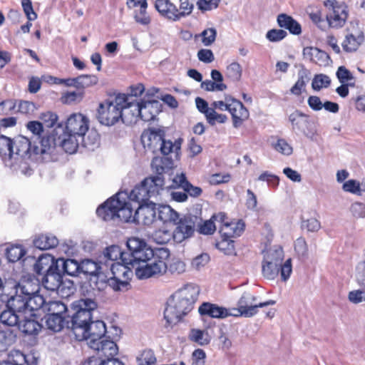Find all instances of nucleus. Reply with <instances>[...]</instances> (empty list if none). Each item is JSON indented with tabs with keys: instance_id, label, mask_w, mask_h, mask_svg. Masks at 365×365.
Wrapping results in <instances>:
<instances>
[{
	"instance_id": "nucleus-38",
	"label": "nucleus",
	"mask_w": 365,
	"mask_h": 365,
	"mask_svg": "<svg viewBox=\"0 0 365 365\" xmlns=\"http://www.w3.org/2000/svg\"><path fill=\"white\" fill-rule=\"evenodd\" d=\"M309 71L307 69H302L298 73V79L294 85L290 88V93L296 96H299L305 90L307 83L309 80Z\"/></svg>"
},
{
	"instance_id": "nucleus-37",
	"label": "nucleus",
	"mask_w": 365,
	"mask_h": 365,
	"mask_svg": "<svg viewBox=\"0 0 365 365\" xmlns=\"http://www.w3.org/2000/svg\"><path fill=\"white\" fill-rule=\"evenodd\" d=\"M77 267H73V271L74 272L78 269H81V272L86 275H89L90 277H92L103 269L98 262L88 259L83 260L81 264L77 263Z\"/></svg>"
},
{
	"instance_id": "nucleus-63",
	"label": "nucleus",
	"mask_w": 365,
	"mask_h": 365,
	"mask_svg": "<svg viewBox=\"0 0 365 365\" xmlns=\"http://www.w3.org/2000/svg\"><path fill=\"white\" fill-rule=\"evenodd\" d=\"M216 247L225 254H229L234 249V241L232 239L221 237V240L216 243Z\"/></svg>"
},
{
	"instance_id": "nucleus-23",
	"label": "nucleus",
	"mask_w": 365,
	"mask_h": 365,
	"mask_svg": "<svg viewBox=\"0 0 365 365\" xmlns=\"http://www.w3.org/2000/svg\"><path fill=\"white\" fill-rule=\"evenodd\" d=\"M229 113L232 116L233 126L236 128L240 127L250 117L248 109L240 101L235 98L232 101Z\"/></svg>"
},
{
	"instance_id": "nucleus-31",
	"label": "nucleus",
	"mask_w": 365,
	"mask_h": 365,
	"mask_svg": "<svg viewBox=\"0 0 365 365\" xmlns=\"http://www.w3.org/2000/svg\"><path fill=\"white\" fill-rule=\"evenodd\" d=\"M281 262H282L281 257L264 260L262 266L263 276L267 279H274L279 272Z\"/></svg>"
},
{
	"instance_id": "nucleus-2",
	"label": "nucleus",
	"mask_w": 365,
	"mask_h": 365,
	"mask_svg": "<svg viewBox=\"0 0 365 365\" xmlns=\"http://www.w3.org/2000/svg\"><path fill=\"white\" fill-rule=\"evenodd\" d=\"M96 308L97 304L91 299H81L76 302V312L68 322V329L72 331L76 340H84L87 325L92 321V312Z\"/></svg>"
},
{
	"instance_id": "nucleus-44",
	"label": "nucleus",
	"mask_w": 365,
	"mask_h": 365,
	"mask_svg": "<svg viewBox=\"0 0 365 365\" xmlns=\"http://www.w3.org/2000/svg\"><path fill=\"white\" fill-rule=\"evenodd\" d=\"M309 116L296 110L291 113L289 116V120L292 123L293 129L300 130L308 123Z\"/></svg>"
},
{
	"instance_id": "nucleus-25",
	"label": "nucleus",
	"mask_w": 365,
	"mask_h": 365,
	"mask_svg": "<svg viewBox=\"0 0 365 365\" xmlns=\"http://www.w3.org/2000/svg\"><path fill=\"white\" fill-rule=\"evenodd\" d=\"M198 312L201 316L217 319H224L232 315L226 308L210 302H203L199 307Z\"/></svg>"
},
{
	"instance_id": "nucleus-10",
	"label": "nucleus",
	"mask_w": 365,
	"mask_h": 365,
	"mask_svg": "<svg viewBox=\"0 0 365 365\" xmlns=\"http://www.w3.org/2000/svg\"><path fill=\"white\" fill-rule=\"evenodd\" d=\"M256 300L257 297L255 296L248 293L243 294L237 302V309H234L237 311V313H232V316L251 317L258 312V308L275 304V301L274 300H268L259 303H257Z\"/></svg>"
},
{
	"instance_id": "nucleus-59",
	"label": "nucleus",
	"mask_w": 365,
	"mask_h": 365,
	"mask_svg": "<svg viewBox=\"0 0 365 365\" xmlns=\"http://www.w3.org/2000/svg\"><path fill=\"white\" fill-rule=\"evenodd\" d=\"M205 118L207 123L211 125H214L217 123H224L227 120L226 115L217 113L213 108H210V110Z\"/></svg>"
},
{
	"instance_id": "nucleus-47",
	"label": "nucleus",
	"mask_w": 365,
	"mask_h": 365,
	"mask_svg": "<svg viewBox=\"0 0 365 365\" xmlns=\"http://www.w3.org/2000/svg\"><path fill=\"white\" fill-rule=\"evenodd\" d=\"M103 255L106 263L108 260L111 261L113 263L119 259H121L125 263V260L123 258L124 253L121 250V248L118 245H111L108 247L104 251Z\"/></svg>"
},
{
	"instance_id": "nucleus-11",
	"label": "nucleus",
	"mask_w": 365,
	"mask_h": 365,
	"mask_svg": "<svg viewBox=\"0 0 365 365\" xmlns=\"http://www.w3.org/2000/svg\"><path fill=\"white\" fill-rule=\"evenodd\" d=\"M161 103L155 99L153 94L147 93L140 99L138 104L135 106V111L137 115H140V119L148 122L155 119L161 111Z\"/></svg>"
},
{
	"instance_id": "nucleus-18",
	"label": "nucleus",
	"mask_w": 365,
	"mask_h": 365,
	"mask_svg": "<svg viewBox=\"0 0 365 365\" xmlns=\"http://www.w3.org/2000/svg\"><path fill=\"white\" fill-rule=\"evenodd\" d=\"M128 9H135L133 18L138 24L148 26L151 22V18L147 12L148 0H126Z\"/></svg>"
},
{
	"instance_id": "nucleus-22",
	"label": "nucleus",
	"mask_w": 365,
	"mask_h": 365,
	"mask_svg": "<svg viewBox=\"0 0 365 365\" xmlns=\"http://www.w3.org/2000/svg\"><path fill=\"white\" fill-rule=\"evenodd\" d=\"M40 138V147L36 145H33V153L36 155V160L44 154H50L56 144V135L53 132L43 134Z\"/></svg>"
},
{
	"instance_id": "nucleus-40",
	"label": "nucleus",
	"mask_w": 365,
	"mask_h": 365,
	"mask_svg": "<svg viewBox=\"0 0 365 365\" xmlns=\"http://www.w3.org/2000/svg\"><path fill=\"white\" fill-rule=\"evenodd\" d=\"M110 276L108 277L101 269L97 272L94 276L90 277V282L93 284V288L98 291L104 290L108 286L110 287Z\"/></svg>"
},
{
	"instance_id": "nucleus-52",
	"label": "nucleus",
	"mask_w": 365,
	"mask_h": 365,
	"mask_svg": "<svg viewBox=\"0 0 365 365\" xmlns=\"http://www.w3.org/2000/svg\"><path fill=\"white\" fill-rule=\"evenodd\" d=\"M242 69L237 62L231 63L226 69V76L234 81H238L242 77Z\"/></svg>"
},
{
	"instance_id": "nucleus-33",
	"label": "nucleus",
	"mask_w": 365,
	"mask_h": 365,
	"mask_svg": "<svg viewBox=\"0 0 365 365\" xmlns=\"http://www.w3.org/2000/svg\"><path fill=\"white\" fill-rule=\"evenodd\" d=\"M18 327L23 333L28 335L37 334L42 328V325L36 319L31 317L28 318L24 314L19 319Z\"/></svg>"
},
{
	"instance_id": "nucleus-7",
	"label": "nucleus",
	"mask_w": 365,
	"mask_h": 365,
	"mask_svg": "<svg viewBox=\"0 0 365 365\" xmlns=\"http://www.w3.org/2000/svg\"><path fill=\"white\" fill-rule=\"evenodd\" d=\"M155 8L161 16L177 21L189 16L194 5L189 0H155Z\"/></svg>"
},
{
	"instance_id": "nucleus-19",
	"label": "nucleus",
	"mask_w": 365,
	"mask_h": 365,
	"mask_svg": "<svg viewBox=\"0 0 365 365\" xmlns=\"http://www.w3.org/2000/svg\"><path fill=\"white\" fill-rule=\"evenodd\" d=\"M165 135V130L162 128H148L143 131L140 139L144 148L155 152L158 150V146Z\"/></svg>"
},
{
	"instance_id": "nucleus-55",
	"label": "nucleus",
	"mask_w": 365,
	"mask_h": 365,
	"mask_svg": "<svg viewBox=\"0 0 365 365\" xmlns=\"http://www.w3.org/2000/svg\"><path fill=\"white\" fill-rule=\"evenodd\" d=\"M199 36L201 37L202 44L209 46L215 41L217 31L214 28H208L202 31Z\"/></svg>"
},
{
	"instance_id": "nucleus-15",
	"label": "nucleus",
	"mask_w": 365,
	"mask_h": 365,
	"mask_svg": "<svg viewBox=\"0 0 365 365\" xmlns=\"http://www.w3.org/2000/svg\"><path fill=\"white\" fill-rule=\"evenodd\" d=\"M127 247L132 257L130 261L140 262V261L148 259V257L153 255L154 249L148 247L144 240L138 237L129 238L127 241Z\"/></svg>"
},
{
	"instance_id": "nucleus-49",
	"label": "nucleus",
	"mask_w": 365,
	"mask_h": 365,
	"mask_svg": "<svg viewBox=\"0 0 365 365\" xmlns=\"http://www.w3.org/2000/svg\"><path fill=\"white\" fill-rule=\"evenodd\" d=\"M26 254V251L21 245H11L6 249V255L8 260L16 262L21 259Z\"/></svg>"
},
{
	"instance_id": "nucleus-28",
	"label": "nucleus",
	"mask_w": 365,
	"mask_h": 365,
	"mask_svg": "<svg viewBox=\"0 0 365 365\" xmlns=\"http://www.w3.org/2000/svg\"><path fill=\"white\" fill-rule=\"evenodd\" d=\"M277 23L279 28L289 31L292 35L302 34L301 24L292 16L284 13L279 14L277 17Z\"/></svg>"
},
{
	"instance_id": "nucleus-48",
	"label": "nucleus",
	"mask_w": 365,
	"mask_h": 365,
	"mask_svg": "<svg viewBox=\"0 0 365 365\" xmlns=\"http://www.w3.org/2000/svg\"><path fill=\"white\" fill-rule=\"evenodd\" d=\"M152 239L157 244L165 245L173 239V232L165 229H158L152 234Z\"/></svg>"
},
{
	"instance_id": "nucleus-56",
	"label": "nucleus",
	"mask_w": 365,
	"mask_h": 365,
	"mask_svg": "<svg viewBox=\"0 0 365 365\" xmlns=\"http://www.w3.org/2000/svg\"><path fill=\"white\" fill-rule=\"evenodd\" d=\"M76 88H87L98 83V78L94 75H81L76 78Z\"/></svg>"
},
{
	"instance_id": "nucleus-61",
	"label": "nucleus",
	"mask_w": 365,
	"mask_h": 365,
	"mask_svg": "<svg viewBox=\"0 0 365 365\" xmlns=\"http://www.w3.org/2000/svg\"><path fill=\"white\" fill-rule=\"evenodd\" d=\"M220 0H197V6L202 12L211 11L218 7Z\"/></svg>"
},
{
	"instance_id": "nucleus-24",
	"label": "nucleus",
	"mask_w": 365,
	"mask_h": 365,
	"mask_svg": "<svg viewBox=\"0 0 365 365\" xmlns=\"http://www.w3.org/2000/svg\"><path fill=\"white\" fill-rule=\"evenodd\" d=\"M33 145L28 138L19 135L14 140V153L23 158L36 160L33 153Z\"/></svg>"
},
{
	"instance_id": "nucleus-35",
	"label": "nucleus",
	"mask_w": 365,
	"mask_h": 365,
	"mask_svg": "<svg viewBox=\"0 0 365 365\" xmlns=\"http://www.w3.org/2000/svg\"><path fill=\"white\" fill-rule=\"evenodd\" d=\"M66 316L48 314L46 316V325L47 328L55 332L61 331L65 326L68 328V322Z\"/></svg>"
},
{
	"instance_id": "nucleus-16",
	"label": "nucleus",
	"mask_w": 365,
	"mask_h": 365,
	"mask_svg": "<svg viewBox=\"0 0 365 365\" xmlns=\"http://www.w3.org/2000/svg\"><path fill=\"white\" fill-rule=\"evenodd\" d=\"M122 195L125 196L127 194L118 192L99 205L96 210L98 217L104 221L115 220L118 212V206H119V197Z\"/></svg>"
},
{
	"instance_id": "nucleus-21",
	"label": "nucleus",
	"mask_w": 365,
	"mask_h": 365,
	"mask_svg": "<svg viewBox=\"0 0 365 365\" xmlns=\"http://www.w3.org/2000/svg\"><path fill=\"white\" fill-rule=\"evenodd\" d=\"M88 344L91 349L98 351V354L101 357H114L118 352V348L115 342L104 338L100 341L92 340L88 342Z\"/></svg>"
},
{
	"instance_id": "nucleus-5",
	"label": "nucleus",
	"mask_w": 365,
	"mask_h": 365,
	"mask_svg": "<svg viewBox=\"0 0 365 365\" xmlns=\"http://www.w3.org/2000/svg\"><path fill=\"white\" fill-rule=\"evenodd\" d=\"M165 178L160 176L145 178L136 185L128 195L130 202L137 205L149 202V199L156 197L164 190Z\"/></svg>"
},
{
	"instance_id": "nucleus-53",
	"label": "nucleus",
	"mask_w": 365,
	"mask_h": 365,
	"mask_svg": "<svg viewBox=\"0 0 365 365\" xmlns=\"http://www.w3.org/2000/svg\"><path fill=\"white\" fill-rule=\"evenodd\" d=\"M331 84L329 77L325 74H317L314 76L312 87L314 91H320L322 88H327Z\"/></svg>"
},
{
	"instance_id": "nucleus-17",
	"label": "nucleus",
	"mask_w": 365,
	"mask_h": 365,
	"mask_svg": "<svg viewBox=\"0 0 365 365\" xmlns=\"http://www.w3.org/2000/svg\"><path fill=\"white\" fill-rule=\"evenodd\" d=\"M135 222L150 226L157 221V204L149 202L138 205L135 210Z\"/></svg>"
},
{
	"instance_id": "nucleus-4",
	"label": "nucleus",
	"mask_w": 365,
	"mask_h": 365,
	"mask_svg": "<svg viewBox=\"0 0 365 365\" xmlns=\"http://www.w3.org/2000/svg\"><path fill=\"white\" fill-rule=\"evenodd\" d=\"M153 255L148 259L140 262L145 264L135 269V274L139 279H148L152 277L160 276L167 271L166 260L170 257V251L168 248H155L153 250Z\"/></svg>"
},
{
	"instance_id": "nucleus-1",
	"label": "nucleus",
	"mask_w": 365,
	"mask_h": 365,
	"mask_svg": "<svg viewBox=\"0 0 365 365\" xmlns=\"http://www.w3.org/2000/svg\"><path fill=\"white\" fill-rule=\"evenodd\" d=\"M199 291L189 286L177 292L164 311L168 326L175 324L190 313L197 300Z\"/></svg>"
},
{
	"instance_id": "nucleus-57",
	"label": "nucleus",
	"mask_w": 365,
	"mask_h": 365,
	"mask_svg": "<svg viewBox=\"0 0 365 365\" xmlns=\"http://www.w3.org/2000/svg\"><path fill=\"white\" fill-rule=\"evenodd\" d=\"M215 221V218H213L212 215L210 220L204 221L199 225L198 232L202 235H212L216 230Z\"/></svg>"
},
{
	"instance_id": "nucleus-26",
	"label": "nucleus",
	"mask_w": 365,
	"mask_h": 365,
	"mask_svg": "<svg viewBox=\"0 0 365 365\" xmlns=\"http://www.w3.org/2000/svg\"><path fill=\"white\" fill-rule=\"evenodd\" d=\"M364 41V33L361 31H356L346 34L341 46L344 52L353 53L359 49Z\"/></svg>"
},
{
	"instance_id": "nucleus-12",
	"label": "nucleus",
	"mask_w": 365,
	"mask_h": 365,
	"mask_svg": "<svg viewBox=\"0 0 365 365\" xmlns=\"http://www.w3.org/2000/svg\"><path fill=\"white\" fill-rule=\"evenodd\" d=\"M111 276L110 288L114 291H120L129 284L133 271L124 263L113 262L110 264Z\"/></svg>"
},
{
	"instance_id": "nucleus-50",
	"label": "nucleus",
	"mask_w": 365,
	"mask_h": 365,
	"mask_svg": "<svg viewBox=\"0 0 365 365\" xmlns=\"http://www.w3.org/2000/svg\"><path fill=\"white\" fill-rule=\"evenodd\" d=\"M157 361L156 356L151 349L143 350L137 357L138 365H155Z\"/></svg>"
},
{
	"instance_id": "nucleus-29",
	"label": "nucleus",
	"mask_w": 365,
	"mask_h": 365,
	"mask_svg": "<svg viewBox=\"0 0 365 365\" xmlns=\"http://www.w3.org/2000/svg\"><path fill=\"white\" fill-rule=\"evenodd\" d=\"M135 210H133V205L130 202H127L124 197H119V206H118V212L116 219L121 222H135Z\"/></svg>"
},
{
	"instance_id": "nucleus-8",
	"label": "nucleus",
	"mask_w": 365,
	"mask_h": 365,
	"mask_svg": "<svg viewBox=\"0 0 365 365\" xmlns=\"http://www.w3.org/2000/svg\"><path fill=\"white\" fill-rule=\"evenodd\" d=\"M324 6L327 9L326 20L331 29L342 28L349 17V9L344 1L325 0Z\"/></svg>"
},
{
	"instance_id": "nucleus-20",
	"label": "nucleus",
	"mask_w": 365,
	"mask_h": 365,
	"mask_svg": "<svg viewBox=\"0 0 365 365\" xmlns=\"http://www.w3.org/2000/svg\"><path fill=\"white\" fill-rule=\"evenodd\" d=\"M28 296L29 292L25 286H19L16 288L15 295L11 297L7 302V307L24 315L28 311Z\"/></svg>"
},
{
	"instance_id": "nucleus-43",
	"label": "nucleus",
	"mask_w": 365,
	"mask_h": 365,
	"mask_svg": "<svg viewBox=\"0 0 365 365\" xmlns=\"http://www.w3.org/2000/svg\"><path fill=\"white\" fill-rule=\"evenodd\" d=\"M79 138L76 135L68 134V137L61 141V147L66 153H75L79 145Z\"/></svg>"
},
{
	"instance_id": "nucleus-32",
	"label": "nucleus",
	"mask_w": 365,
	"mask_h": 365,
	"mask_svg": "<svg viewBox=\"0 0 365 365\" xmlns=\"http://www.w3.org/2000/svg\"><path fill=\"white\" fill-rule=\"evenodd\" d=\"M178 212L168 205H157V220L163 224H173L178 220Z\"/></svg>"
},
{
	"instance_id": "nucleus-42",
	"label": "nucleus",
	"mask_w": 365,
	"mask_h": 365,
	"mask_svg": "<svg viewBox=\"0 0 365 365\" xmlns=\"http://www.w3.org/2000/svg\"><path fill=\"white\" fill-rule=\"evenodd\" d=\"M88 134L80 137L81 143L85 148L93 150L98 148L100 145L101 137L96 130H91L87 132Z\"/></svg>"
},
{
	"instance_id": "nucleus-51",
	"label": "nucleus",
	"mask_w": 365,
	"mask_h": 365,
	"mask_svg": "<svg viewBox=\"0 0 365 365\" xmlns=\"http://www.w3.org/2000/svg\"><path fill=\"white\" fill-rule=\"evenodd\" d=\"M84 98V91H68L63 94L61 101L64 104L81 102Z\"/></svg>"
},
{
	"instance_id": "nucleus-46",
	"label": "nucleus",
	"mask_w": 365,
	"mask_h": 365,
	"mask_svg": "<svg viewBox=\"0 0 365 365\" xmlns=\"http://www.w3.org/2000/svg\"><path fill=\"white\" fill-rule=\"evenodd\" d=\"M304 55L309 59L310 61L320 64V60L327 58V54L315 47H307L304 48Z\"/></svg>"
},
{
	"instance_id": "nucleus-62",
	"label": "nucleus",
	"mask_w": 365,
	"mask_h": 365,
	"mask_svg": "<svg viewBox=\"0 0 365 365\" xmlns=\"http://www.w3.org/2000/svg\"><path fill=\"white\" fill-rule=\"evenodd\" d=\"M48 311L49 314H58L68 317L66 314L67 307L61 302H53L50 304Z\"/></svg>"
},
{
	"instance_id": "nucleus-41",
	"label": "nucleus",
	"mask_w": 365,
	"mask_h": 365,
	"mask_svg": "<svg viewBox=\"0 0 365 365\" xmlns=\"http://www.w3.org/2000/svg\"><path fill=\"white\" fill-rule=\"evenodd\" d=\"M45 303L43 297L37 292H29L28 296V311L29 312L30 317H34L35 314L32 312L41 309Z\"/></svg>"
},
{
	"instance_id": "nucleus-14",
	"label": "nucleus",
	"mask_w": 365,
	"mask_h": 365,
	"mask_svg": "<svg viewBox=\"0 0 365 365\" xmlns=\"http://www.w3.org/2000/svg\"><path fill=\"white\" fill-rule=\"evenodd\" d=\"M176 225L173 232V240L176 242H181L187 238L190 237L195 232V222L190 215H184L173 222Z\"/></svg>"
},
{
	"instance_id": "nucleus-34",
	"label": "nucleus",
	"mask_w": 365,
	"mask_h": 365,
	"mask_svg": "<svg viewBox=\"0 0 365 365\" xmlns=\"http://www.w3.org/2000/svg\"><path fill=\"white\" fill-rule=\"evenodd\" d=\"M34 245L41 250H46L56 247L58 245V240L53 235L41 234L34 240Z\"/></svg>"
},
{
	"instance_id": "nucleus-60",
	"label": "nucleus",
	"mask_w": 365,
	"mask_h": 365,
	"mask_svg": "<svg viewBox=\"0 0 365 365\" xmlns=\"http://www.w3.org/2000/svg\"><path fill=\"white\" fill-rule=\"evenodd\" d=\"M201 88L206 91H223L227 89V86L223 83H215L210 80L202 81Z\"/></svg>"
},
{
	"instance_id": "nucleus-45",
	"label": "nucleus",
	"mask_w": 365,
	"mask_h": 365,
	"mask_svg": "<svg viewBox=\"0 0 365 365\" xmlns=\"http://www.w3.org/2000/svg\"><path fill=\"white\" fill-rule=\"evenodd\" d=\"M14 153V140L5 136H0V155L11 158Z\"/></svg>"
},
{
	"instance_id": "nucleus-13",
	"label": "nucleus",
	"mask_w": 365,
	"mask_h": 365,
	"mask_svg": "<svg viewBox=\"0 0 365 365\" xmlns=\"http://www.w3.org/2000/svg\"><path fill=\"white\" fill-rule=\"evenodd\" d=\"M90 120L81 113H73L66 119L65 131L68 134L76 135L80 138L88 131Z\"/></svg>"
},
{
	"instance_id": "nucleus-6",
	"label": "nucleus",
	"mask_w": 365,
	"mask_h": 365,
	"mask_svg": "<svg viewBox=\"0 0 365 365\" xmlns=\"http://www.w3.org/2000/svg\"><path fill=\"white\" fill-rule=\"evenodd\" d=\"M70 266L77 267V262L74 259H51V264L46 269V273L42 278L43 287L50 291H57L63 282V274L74 275V271L69 269Z\"/></svg>"
},
{
	"instance_id": "nucleus-58",
	"label": "nucleus",
	"mask_w": 365,
	"mask_h": 365,
	"mask_svg": "<svg viewBox=\"0 0 365 365\" xmlns=\"http://www.w3.org/2000/svg\"><path fill=\"white\" fill-rule=\"evenodd\" d=\"M287 36V32L282 29H272L266 34V38L270 42H278Z\"/></svg>"
},
{
	"instance_id": "nucleus-27",
	"label": "nucleus",
	"mask_w": 365,
	"mask_h": 365,
	"mask_svg": "<svg viewBox=\"0 0 365 365\" xmlns=\"http://www.w3.org/2000/svg\"><path fill=\"white\" fill-rule=\"evenodd\" d=\"M86 333L84 334V340H88L91 342L92 340L100 341L105 337L106 332V324L101 320L91 321L86 327Z\"/></svg>"
},
{
	"instance_id": "nucleus-9",
	"label": "nucleus",
	"mask_w": 365,
	"mask_h": 365,
	"mask_svg": "<svg viewBox=\"0 0 365 365\" xmlns=\"http://www.w3.org/2000/svg\"><path fill=\"white\" fill-rule=\"evenodd\" d=\"M213 218L220 223L219 232L221 237L232 239L240 236L245 230V224L242 220H230L225 212L214 214Z\"/></svg>"
},
{
	"instance_id": "nucleus-54",
	"label": "nucleus",
	"mask_w": 365,
	"mask_h": 365,
	"mask_svg": "<svg viewBox=\"0 0 365 365\" xmlns=\"http://www.w3.org/2000/svg\"><path fill=\"white\" fill-rule=\"evenodd\" d=\"M139 101L134 102L133 101H129V98L126 96V104L123 107V119L125 121L127 118V115L131 114L132 118L130 119V121L137 122L138 119H140V115H137L135 111V106L138 104Z\"/></svg>"
},
{
	"instance_id": "nucleus-36",
	"label": "nucleus",
	"mask_w": 365,
	"mask_h": 365,
	"mask_svg": "<svg viewBox=\"0 0 365 365\" xmlns=\"http://www.w3.org/2000/svg\"><path fill=\"white\" fill-rule=\"evenodd\" d=\"M181 147V140H176L174 143L170 140H165V137L160 141L158 149L163 155L174 154L176 158L179 155Z\"/></svg>"
},
{
	"instance_id": "nucleus-3",
	"label": "nucleus",
	"mask_w": 365,
	"mask_h": 365,
	"mask_svg": "<svg viewBox=\"0 0 365 365\" xmlns=\"http://www.w3.org/2000/svg\"><path fill=\"white\" fill-rule=\"evenodd\" d=\"M126 95L118 94L99 103L97 109V119L102 125L110 126L120 119H123V107L126 104Z\"/></svg>"
},
{
	"instance_id": "nucleus-30",
	"label": "nucleus",
	"mask_w": 365,
	"mask_h": 365,
	"mask_svg": "<svg viewBox=\"0 0 365 365\" xmlns=\"http://www.w3.org/2000/svg\"><path fill=\"white\" fill-rule=\"evenodd\" d=\"M151 168L155 173V176L164 178V173H168L173 168V160L167 155L154 157L151 162Z\"/></svg>"
},
{
	"instance_id": "nucleus-39",
	"label": "nucleus",
	"mask_w": 365,
	"mask_h": 365,
	"mask_svg": "<svg viewBox=\"0 0 365 365\" xmlns=\"http://www.w3.org/2000/svg\"><path fill=\"white\" fill-rule=\"evenodd\" d=\"M22 317L21 314L14 310L12 308L8 307L2 311L0 314L1 322L9 327L18 325L19 319Z\"/></svg>"
},
{
	"instance_id": "nucleus-64",
	"label": "nucleus",
	"mask_w": 365,
	"mask_h": 365,
	"mask_svg": "<svg viewBox=\"0 0 365 365\" xmlns=\"http://www.w3.org/2000/svg\"><path fill=\"white\" fill-rule=\"evenodd\" d=\"M274 149L283 154L289 155L292 153V146L284 140L282 138L278 139L277 143L274 145Z\"/></svg>"
}]
</instances>
